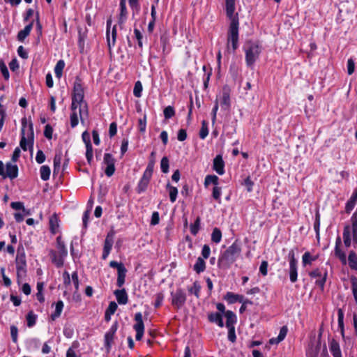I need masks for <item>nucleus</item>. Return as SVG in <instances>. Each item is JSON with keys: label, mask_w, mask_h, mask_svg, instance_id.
<instances>
[{"label": "nucleus", "mask_w": 357, "mask_h": 357, "mask_svg": "<svg viewBox=\"0 0 357 357\" xmlns=\"http://www.w3.org/2000/svg\"><path fill=\"white\" fill-rule=\"evenodd\" d=\"M135 321H136V324L133 326V328L136 331L135 338L137 340H141L144 333V325L141 312L135 314Z\"/></svg>", "instance_id": "9d476101"}, {"label": "nucleus", "mask_w": 357, "mask_h": 357, "mask_svg": "<svg viewBox=\"0 0 357 357\" xmlns=\"http://www.w3.org/2000/svg\"><path fill=\"white\" fill-rule=\"evenodd\" d=\"M18 329L15 326H10V335L13 342H17Z\"/></svg>", "instance_id": "6e6d98bb"}, {"label": "nucleus", "mask_w": 357, "mask_h": 357, "mask_svg": "<svg viewBox=\"0 0 357 357\" xmlns=\"http://www.w3.org/2000/svg\"><path fill=\"white\" fill-rule=\"evenodd\" d=\"M164 299V294L162 293H158L155 295V306L158 307L161 305Z\"/></svg>", "instance_id": "0e129e2a"}, {"label": "nucleus", "mask_w": 357, "mask_h": 357, "mask_svg": "<svg viewBox=\"0 0 357 357\" xmlns=\"http://www.w3.org/2000/svg\"><path fill=\"white\" fill-rule=\"evenodd\" d=\"M36 160L39 164H42L45 160V155L41 150L38 151L36 156Z\"/></svg>", "instance_id": "4d7b16f0"}, {"label": "nucleus", "mask_w": 357, "mask_h": 357, "mask_svg": "<svg viewBox=\"0 0 357 357\" xmlns=\"http://www.w3.org/2000/svg\"><path fill=\"white\" fill-rule=\"evenodd\" d=\"M341 245V238L337 237L335 241V255L340 259L343 264H347V257L345 253L340 248Z\"/></svg>", "instance_id": "6ab92c4d"}, {"label": "nucleus", "mask_w": 357, "mask_h": 357, "mask_svg": "<svg viewBox=\"0 0 357 357\" xmlns=\"http://www.w3.org/2000/svg\"><path fill=\"white\" fill-rule=\"evenodd\" d=\"M56 248L58 250V254L62 255L63 257H66L68 254L67 249L65 246L64 243L61 240V236H58L56 238Z\"/></svg>", "instance_id": "bb28decb"}, {"label": "nucleus", "mask_w": 357, "mask_h": 357, "mask_svg": "<svg viewBox=\"0 0 357 357\" xmlns=\"http://www.w3.org/2000/svg\"><path fill=\"white\" fill-rule=\"evenodd\" d=\"M52 132H53L52 128L49 124L46 125L45 127L44 135L47 139H50L52 137Z\"/></svg>", "instance_id": "bf43d9fd"}, {"label": "nucleus", "mask_w": 357, "mask_h": 357, "mask_svg": "<svg viewBox=\"0 0 357 357\" xmlns=\"http://www.w3.org/2000/svg\"><path fill=\"white\" fill-rule=\"evenodd\" d=\"M50 256L52 262L58 267H61L63 264L64 258L66 257H63L62 255L58 254L55 251H52L50 252Z\"/></svg>", "instance_id": "5701e85b"}, {"label": "nucleus", "mask_w": 357, "mask_h": 357, "mask_svg": "<svg viewBox=\"0 0 357 357\" xmlns=\"http://www.w3.org/2000/svg\"><path fill=\"white\" fill-rule=\"evenodd\" d=\"M189 294H193L197 298H199V293L201 291V286L198 282H195L191 287L188 288Z\"/></svg>", "instance_id": "2f4dec72"}, {"label": "nucleus", "mask_w": 357, "mask_h": 357, "mask_svg": "<svg viewBox=\"0 0 357 357\" xmlns=\"http://www.w3.org/2000/svg\"><path fill=\"white\" fill-rule=\"evenodd\" d=\"M210 184L217 186L218 185V177L215 175H207L204 180V185L208 187Z\"/></svg>", "instance_id": "f704fd0d"}, {"label": "nucleus", "mask_w": 357, "mask_h": 357, "mask_svg": "<svg viewBox=\"0 0 357 357\" xmlns=\"http://www.w3.org/2000/svg\"><path fill=\"white\" fill-rule=\"evenodd\" d=\"M33 27V22L26 25L24 29L21 30L17 34V38L20 41H23L27 36L30 33Z\"/></svg>", "instance_id": "a878e982"}, {"label": "nucleus", "mask_w": 357, "mask_h": 357, "mask_svg": "<svg viewBox=\"0 0 357 357\" xmlns=\"http://www.w3.org/2000/svg\"><path fill=\"white\" fill-rule=\"evenodd\" d=\"M225 299L229 303H234L236 302H239L241 303H248L247 301L244 300V297L241 295L235 294L232 292H227L226 295L225 296Z\"/></svg>", "instance_id": "2eb2a0df"}, {"label": "nucleus", "mask_w": 357, "mask_h": 357, "mask_svg": "<svg viewBox=\"0 0 357 357\" xmlns=\"http://www.w3.org/2000/svg\"><path fill=\"white\" fill-rule=\"evenodd\" d=\"M231 89L228 86H223L221 92L217 96L215 102L224 110H228L231 106Z\"/></svg>", "instance_id": "423d86ee"}, {"label": "nucleus", "mask_w": 357, "mask_h": 357, "mask_svg": "<svg viewBox=\"0 0 357 357\" xmlns=\"http://www.w3.org/2000/svg\"><path fill=\"white\" fill-rule=\"evenodd\" d=\"M167 188L169 191L170 201L174 203L177 197L178 189L176 187L172 186L169 183H167Z\"/></svg>", "instance_id": "473e14b6"}, {"label": "nucleus", "mask_w": 357, "mask_h": 357, "mask_svg": "<svg viewBox=\"0 0 357 357\" xmlns=\"http://www.w3.org/2000/svg\"><path fill=\"white\" fill-rule=\"evenodd\" d=\"M149 183V181L144 180V178H141V179L138 183L137 192L139 193H141V192L145 191Z\"/></svg>", "instance_id": "c03bdc74"}, {"label": "nucleus", "mask_w": 357, "mask_h": 357, "mask_svg": "<svg viewBox=\"0 0 357 357\" xmlns=\"http://www.w3.org/2000/svg\"><path fill=\"white\" fill-rule=\"evenodd\" d=\"M208 134V129L207 123L205 121H202V126L199 132V136L202 139H204Z\"/></svg>", "instance_id": "8fccbe9b"}, {"label": "nucleus", "mask_w": 357, "mask_h": 357, "mask_svg": "<svg viewBox=\"0 0 357 357\" xmlns=\"http://www.w3.org/2000/svg\"><path fill=\"white\" fill-rule=\"evenodd\" d=\"M289 278L291 282L297 280V261L294 257V252L291 250L289 253Z\"/></svg>", "instance_id": "9b49d317"}, {"label": "nucleus", "mask_w": 357, "mask_h": 357, "mask_svg": "<svg viewBox=\"0 0 357 357\" xmlns=\"http://www.w3.org/2000/svg\"><path fill=\"white\" fill-rule=\"evenodd\" d=\"M352 293L357 304V278L355 276L351 278Z\"/></svg>", "instance_id": "ea45409f"}, {"label": "nucleus", "mask_w": 357, "mask_h": 357, "mask_svg": "<svg viewBox=\"0 0 357 357\" xmlns=\"http://www.w3.org/2000/svg\"><path fill=\"white\" fill-rule=\"evenodd\" d=\"M208 319L211 322L217 324L221 328L224 326L222 315L220 313L209 314Z\"/></svg>", "instance_id": "c85d7f7f"}, {"label": "nucleus", "mask_w": 357, "mask_h": 357, "mask_svg": "<svg viewBox=\"0 0 357 357\" xmlns=\"http://www.w3.org/2000/svg\"><path fill=\"white\" fill-rule=\"evenodd\" d=\"M349 266L351 269L357 270V255L354 252H350L348 257Z\"/></svg>", "instance_id": "7c9ffc66"}, {"label": "nucleus", "mask_w": 357, "mask_h": 357, "mask_svg": "<svg viewBox=\"0 0 357 357\" xmlns=\"http://www.w3.org/2000/svg\"><path fill=\"white\" fill-rule=\"evenodd\" d=\"M226 12L227 17L232 22L233 19H238L236 15H234L235 11V0H226Z\"/></svg>", "instance_id": "a211bd4d"}, {"label": "nucleus", "mask_w": 357, "mask_h": 357, "mask_svg": "<svg viewBox=\"0 0 357 357\" xmlns=\"http://www.w3.org/2000/svg\"><path fill=\"white\" fill-rule=\"evenodd\" d=\"M355 63L352 59H349L347 61V72L349 75H351L354 72Z\"/></svg>", "instance_id": "052dcab7"}, {"label": "nucleus", "mask_w": 357, "mask_h": 357, "mask_svg": "<svg viewBox=\"0 0 357 357\" xmlns=\"http://www.w3.org/2000/svg\"><path fill=\"white\" fill-rule=\"evenodd\" d=\"M222 239V232L218 228H214L211 234V240L215 243H218Z\"/></svg>", "instance_id": "4c0bfd02"}, {"label": "nucleus", "mask_w": 357, "mask_h": 357, "mask_svg": "<svg viewBox=\"0 0 357 357\" xmlns=\"http://www.w3.org/2000/svg\"><path fill=\"white\" fill-rule=\"evenodd\" d=\"M50 223L52 230L54 232L55 229L58 227L57 218L55 215L51 216Z\"/></svg>", "instance_id": "13d9d810"}, {"label": "nucleus", "mask_w": 357, "mask_h": 357, "mask_svg": "<svg viewBox=\"0 0 357 357\" xmlns=\"http://www.w3.org/2000/svg\"><path fill=\"white\" fill-rule=\"evenodd\" d=\"M222 193V189L220 187L215 186L213 189V193L212 196L215 199L218 200L219 202H220V196Z\"/></svg>", "instance_id": "09e8293b"}, {"label": "nucleus", "mask_w": 357, "mask_h": 357, "mask_svg": "<svg viewBox=\"0 0 357 357\" xmlns=\"http://www.w3.org/2000/svg\"><path fill=\"white\" fill-rule=\"evenodd\" d=\"M116 331V327L112 326L105 335V337H104L105 345L107 353H109L110 351V349L112 347V344L113 342Z\"/></svg>", "instance_id": "4468645a"}, {"label": "nucleus", "mask_w": 357, "mask_h": 357, "mask_svg": "<svg viewBox=\"0 0 357 357\" xmlns=\"http://www.w3.org/2000/svg\"><path fill=\"white\" fill-rule=\"evenodd\" d=\"M172 304L176 308H181L185 303L186 294L183 290L178 289L175 293L172 292Z\"/></svg>", "instance_id": "6e6552de"}, {"label": "nucleus", "mask_w": 357, "mask_h": 357, "mask_svg": "<svg viewBox=\"0 0 357 357\" xmlns=\"http://www.w3.org/2000/svg\"><path fill=\"white\" fill-rule=\"evenodd\" d=\"M112 24L111 19H109L107 22V44L109 49L112 46L114 45L116 38V26H114L112 30V37L109 35V29Z\"/></svg>", "instance_id": "ddd939ff"}, {"label": "nucleus", "mask_w": 357, "mask_h": 357, "mask_svg": "<svg viewBox=\"0 0 357 357\" xmlns=\"http://www.w3.org/2000/svg\"><path fill=\"white\" fill-rule=\"evenodd\" d=\"M120 8H121V13H120V15H119V22L120 24H122L126 20L127 14H128L126 6V0L120 1Z\"/></svg>", "instance_id": "cd10ccee"}, {"label": "nucleus", "mask_w": 357, "mask_h": 357, "mask_svg": "<svg viewBox=\"0 0 357 357\" xmlns=\"http://www.w3.org/2000/svg\"><path fill=\"white\" fill-rule=\"evenodd\" d=\"M142 85L139 81H137L134 87L133 93L135 96L139 98L142 95Z\"/></svg>", "instance_id": "49530a36"}, {"label": "nucleus", "mask_w": 357, "mask_h": 357, "mask_svg": "<svg viewBox=\"0 0 357 357\" xmlns=\"http://www.w3.org/2000/svg\"><path fill=\"white\" fill-rule=\"evenodd\" d=\"M238 19H233L227 33V50L229 53H234L238 45Z\"/></svg>", "instance_id": "7ed1b4c3"}, {"label": "nucleus", "mask_w": 357, "mask_h": 357, "mask_svg": "<svg viewBox=\"0 0 357 357\" xmlns=\"http://www.w3.org/2000/svg\"><path fill=\"white\" fill-rule=\"evenodd\" d=\"M26 127V123L25 120H23L22 121V138L20 142L21 148L24 151L27 150V146L30 144L31 148L33 147V125L30 124L29 126V133L27 134V138H26L25 136V129Z\"/></svg>", "instance_id": "0eeeda50"}, {"label": "nucleus", "mask_w": 357, "mask_h": 357, "mask_svg": "<svg viewBox=\"0 0 357 357\" xmlns=\"http://www.w3.org/2000/svg\"><path fill=\"white\" fill-rule=\"evenodd\" d=\"M117 307V304L115 302H111L109 304L105 314L107 320L109 319V317H108V314H113L116 312Z\"/></svg>", "instance_id": "a19ab883"}, {"label": "nucleus", "mask_w": 357, "mask_h": 357, "mask_svg": "<svg viewBox=\"0 0 357 357\" xmlns=\"http://www.w3.org/2000/svg\"><path fill=\"white\" fill-rule=\"evenodd\" d=\"M65 67V62L63 60H59L54 68V73L58 78H60L62 75L63 70Z\"/></svg>", "instance_id": "c9c22d12"}, {"label": "nucleus", "mask_w": 357, "mask_h": 357, "mask_svg": "<svg viewBox=\"0 0 357 357\" xmlns=\"http://www.w3.org/2000/svg\"><path fill=\"white\" fill-rule=\"evenodd\" d=\"M15 262L17 278L22 280L26 274V255L23 247L18 248Z\"/></svg>", "instance_id": "39448f33"}, {"label": "nucleus", "mask_w": 357, "mask_h": 357, "mask_svg": "<svg viewBox=\"0 0 357 357\" xmlns=\"http://www.w3.org/2000/svg\"><path fill=\"white\" fill-rule=\"evenodd\" d=\"M205 268H206V263H205L204 259H202V257H198L196 263L195 264V265L193 266L194 271L197 273H200L204 271Z\"/></svg>", "instance_id": "c756f323"}, {"label": "nucleus", "mask_w": 357, "mask_h": 357, "mask_svg": "<svg viewBox=\"0 0 357 357\" xmlns=\"http://www.w3.org/2000/svg\"><path fill=\"white\" fill-rule=\"evenodd\" d=\"M139 123V130L141 132H144L146 130V117L144 116L143 119H139L138 121Z\"/></svg>", "instance_id": "5fc2aeb1"}, {"label": "nucleus", "mask_w": 357, "mask_h": 357, "mask_svg": "<svg viewBox=\"0 0 357 357\" xmlns=\"http://www.w3.org/2000/svg\"><path fill=\"white\" fill-rule=\"evenodd\" d=\"M50 168L47 165H43L40 169V178L43 181H47L50 176Z\"/></svg>", "instance_id": "72a5a7b5"}, {"label": "nucleus", "mask_w": 357, "mask_h": 357, "mask_svg": "<svg viewBox=\"0 0 357 357\" xmlns=\"http://www.w3.org/2000/svg\"><path fill=\"white\" fill-rule=\"evenodd\" d=\"M63 308V301H58L56 303L55 311L52 314V319H55L56 318L59 317L61 315Z\"/></svg>", "instance_id": "e433bc0d"}, {"label": "nucleus", "mask_w": 357, "mask_h": 357, "mask_svg": "<svg viewBox=\"0 0 357 357\" xmlns=\"http://www.w3.org/2000/svg\"><path fill=\"white\" fill-rule=\"evenodd\" d=\"M161 170L163 173L169 172V160L167 157H163L160 162Z\"/></svg>", "instance_id": "a18cd8bd"}, {"label": "nucleus", "mask_w": 357, "mask_h": 357, "mask_svg": "<svg viewBox=\"0 0 357 357\" xmlns=\"http://www.w3.org/2000/svg\"><path fill=\"white\" fill-rule=\"evenodd\" d=\"M18 175V168L15 164L7 163L6 166L5 177H8L11 179L16 178Z\"/></svg>", "instance_id": "f3484780"}, {"label": "nucleus", "mask_w": 357, "mask_h": 357, "mask_svg": "<svg viewBox=\"0 0 357 357\" xmlns=\"http://www.w3.org/2000/svg\"><path fill=\"white\" fill-rule=\"evenodd\" d=\"M82 137L86 144V157L88 162L90 163L93 158V148L91 144L90 135L86 131H85L82 133Z\"/></svg>", "instance_id": "f8f14e48"}, {"label": "nucleus", "mask_w": 357, "mask_h": 357, "mask_svg": "<svg viewBox=\"0 0 357 357\" xmlns=\"http://www.w3.org/2000/svg\"><path fill=\"white\" fill-rule=\"evenodd\" d=\"M113 245V237L112 236L107 235L104 244V250L110 252Z\"/></svg>", "instance_id": "79ce46f5"}, {"label": "nucleus", "mask_w": 357, "mask_h": 357, "mask_svg": "<svg viewBox=\"0 0 357 357\" xmlns=\"http://www.w3.org/2000/svg\"><path fill=\"white\" fill-rule=\"evenodd\" d=\"M245 61L248 66H252L261 52V47L256 43H250L245 48Z\"/></svg>", "instance_id": "20e7f679"}, {"label": "nucleus", "mask_w": 357, "mask_h": 357, "mask_svg": "<svg viewBox=\"0 0 357 357\" xmlns=\"http://www.w3.org/2000/svg\"><path fill=\"white\" fill-rule=\"evenodd\" d=\"M114 294L119 304L125 305L128 303V294L124 289L116 290Z\"/></svg>", "instance_id": "aec40b11"}, {"label": "nucleus", "mask_w": 357, "mask_h": 357, "mask_svg": "<svg viewBox=\"0 0 357 357\" xmlns=\"http://www.w3.org/2000/svg\"><path fill=\"white\" fill-rule=\"evenodd\" d=\"M228 339L234 342L236 340L235 328L234 327H228Z\"/></svg>", "instance_id": "69168bd1"}, {"label": "nucleus", "mask_w": 357, "mask_h": 357, "mask_svg": "<svg viewBox=\"0 0 357 357\" xmlns=\"http://www.w3.org/2000/svg\"><path fill=\"white\" fill-rule=\"evenodd\" d=\"M319 351V346H311L307 352V357H317Z\"/></svg>", "instance_id": "37998d69"}, {"label": "nucleus", "mask_w": 357, "mask_h": 357, "mask_svg": "<svg viewBox=\"0 0 357 357\" xmlns=\"http://www.w3.org/2000/svg\"><path fill=\"white\" fill-rule=\"evenodd\" d=\"M287 333V328L286 326H283L280 328V333L278 336L277 337L278 340L281 342L282 341L284 337H286Z\"/></svg>", "instance_id": "680f3d73"}, {"label": "nucleus", "mask_w": 357, "mask_h": 357, "mask_svg": "<svg viewBox=\"0 0 357 357\" xmlns=\"http://www.w3.org/2000/svg\"><path fill=\"white\" fill-rule=\"evenodd\" d=\"M226 318V326L228 327H234V324L236 322V314L230 310H227L225 312L224 315Z\"/></svg>", "instance_id": "4be33fe9"}, {"label": "nucleus", "mask_w": 357, "mask_h": 357, "mask_svg": "<svg viewBox=\"0 0 357 357\" xmlns=\"http://www.w3.org/2000/svg\"><path fill=\"white\" fill-rule=\"evenodd\" d=\"M211 253V249L208 245H204L202 248V255L204 259H208Z\"/></svg>", "instance_id": "338daca9"}, {"label": "nucleus", "mask_w": 357, "mask_h": 357, "mask_svg": "<svg viewBox=\"0 0 357 357\" xmlns=\"http://www.w3.org/2000/svg\"><path fill=\"white\" fill-rule=\"evenodd\" d=\"M287 333V328L286 326H283L280 328V333L278 336L277 337L278 340L281 342L282 341L284 337H286Z\"/></svg>", "instance_id": "e2e57ef3"}, {"label": "nucleus", "mask_w": 357, "mask_h": 357, "mask_svg": "<svg viewBox=\"0 0 357 357\" xmlns=\"http://www.w3.org/2000/svg\"><path fill=\"white\" fill-rule=\"evenodd\" d=\"M351 232H352L351 227L350 226L344 227V231H343V239H344V245L347 248L351 245Z\"/></svg>", "instance_id": "b1692460"}, {"label": "nucleus", "mask_w": 357, "mask_h": 357, "mask_svg": "<svg viewBox=\"0 0 357 357\" xmlns=\"http://www.w3.org/2000/svg\"><path fill=\"white\" fill-rule=\"evenodd\" d=\"M117 280L116 284L119 287H121L125 283L126 275L127 273V269L126 267L121 268L120 270L117 271Z\"/></svg>", "instance_id": "393cba45"}, {"label": "nucleus", "mask_w": 357, "mask_h": 357, "mask_svg": "<svg viewBox=\"0 0 357 357\" xmlns=\"http://www.w3.org/2000/svg\"><path fill=\"white\" fill-rule=\"evenodd\" d=\"M103 163L106 165L105 173L108 176H112L115 172V159L110 153H105Z\"/></svg>", "instance_id": "1a4fd4ad"}, {"label": "nucleus", "mask_w": 357, "mask_h": 357, "mask_svg": "<svg viewBox=\"0 0 357 357\" xmlns=\"http://www.w3.org/2000/svg\"><path fill=\"white\" fill-rule=\"evenodd\" d=\"M225 163L221 155H217L213 160V169L220 175L225 173Z\"/></svg>", "instance_id": "dca6fc26"}, {"label": "nucleus", "mask_w": 357, "mask_h": 357, "mask_svg": "<svg viewBox=\"0 0 357 357\" xmlns=\"http://www.w3.org/2000/svg\"><path fill=\"white\" fill-rule=\"evenodd\" d=\"M0 70L6 79H9V72L7 66L3 61H0Z\"/></svg>", "instance_id": "de8ad7c7"}, {"label": "nucleus", "mask_w": 357, "mask_h": 357, "mask_svg": "<svg viewBox=\"0 0 357 357\" xmlns=\"http://www.w3.org/2000/svg\"><path fill=\"white\" fill-rule=\"evenodd\" d=\"M240 253V248L234 243L232 244L218 259V266L224 268L229 267L236 260Z\"/></svg>", "instance_id": "f03ea898"}, {"label": "nucleus", "mask_w": 357, "mask_h": 357, "mask_svg": "<svg viewBox=\"0 0 357 357\" xmlns=\"http://www.w3.org/2000/svg\"><path fill=\"white\" fill-rule=\"evenodd\" d=\"M317 259V257H313L310 255V252H307L303 255V263L304 265L310 264Z\"/></svg>", "instance_id": "58836bf2"}, {"label": "nucleus", "mask_w": 357, "mask_h": 357, "mask_svg": "<svg viewBox=\"0 0 357 357\" xmlns=\"http://www.w3.org/2000/svg\"><path fill=\"white\" fill-rule=\"evenodd\" d=\"M163 112H164V116L166 119H170L175 114L174 109L173 107H172V106H168V107H165Z\"/></svg>", "instance_id": "3c124183"}, {"label": "nucleus", "mask_w": 357, "mask_h": 357, "mask_svg": "<svg viewBox=\"0 0 357 357\" xmlns=\"http://www.w3.org/2000/svg\"><path fill=\"white\" fill-rule=\"evenodd\" d=\"M27 326L29 327L33 326L36 324V317L32 312L28 313L26 316Z\"/></svg>", "instance_id": "603ef678"}, {"label": "nucleus", "mask_w": 357, "mask_h": 357, "mask_svg": "<svg viewBox=\"0 0 357 357\" xmlns=\"http://www.w3.org/2000/svg\"><path fill=\"white\" fill-rule=\"evenodd\" d=\"M330 351L333 357H342L340 344L335 340L330 342Z\"/></svg>", "instance_id": "412c9836"}, {"label": "nucleus", "mask_w": 357, "mask_h": 357, "mask_svg": "<svg viewBox=\"0 0 357 357\" xmlns=\"http://www.w3.org/2000/svg\"><path fill=\"white\" fill-rule=\"evenodd\" d=\"M268 263L266 261H263L259 267V271L263 275H266L268 273Z\"/></svg>", "instance_id": "774afa93"}, {"label": "nucleus", "mask_w": 357, "mask_h": 357, "mask_svg": "<svg viewBox=\"0 0 357 357\" xmlns=\"http://www.w3.org/2000/svg\"><path fill=\"white\" fill-rule=\"evenodd\" d=\"M327 272L324 271L323 277L317 278L315 281L317 285L319 286L322 289H324L326 280Z\"/></svg>", "instance_id": "864d4df0"}, {"label": "nucleus", "mask_w": 357, "mask_h": 357, "mask_svg": "<svg viewBox=\"0 0 357 357\" xmlns=\"http://www.w3.org/2000/svg\"><path fill=\"white\" fill-rule=\"evenodd\" d=\"M72 99L70 125L74 128L79 123L78 116H79L82 122H84L88 117L87 105L84 102L83 88L79 81L75 82L74 93Z\"/></svg>", "instance_id": "f257e3e1"}]
</instances>
